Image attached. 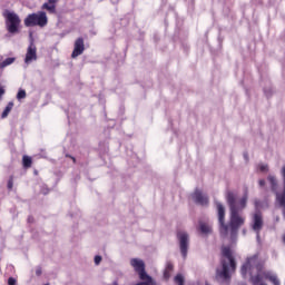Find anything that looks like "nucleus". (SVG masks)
<instances>
[{"mask_svg":"<svg viewBox=\"0 0 285 285\" xmlns=\"http://www.w3.org/2000/svg\"><path fill=\"white\" fill-rule=\"evenodd\" d=\"M3 95H6V89H3V87H0V100L3 97Z\"/></svg>","mask_w":285,"mask_h":285,"instance_id":"28","label":"nucleus"},{"mask_svg":"<svg viewBox=\"0 0 285 285\" xmlns=\"http://www.w3.org/2000/svg\"><path fill=\"white\" fill-rule=\"evenodd\" d=\"M223 271L217 272L219 277L223 279H230V271L235 272L237 269V263L235 262V256H233V249L229 246L222 247V261Z\"/></svg>","mask_w":285,"mask_h":285,"instance_id":"2","label":"nucleus"},{"mask_svg":"<svg viewBox=\"0 0 285 285\" xmlns=\"http://www.w3.org/2000/svg\"><path fill=\"white\" fill-rule=\"evenodd\" d=\"M227 205L229 207V223L226 224V207L222 203H216L219 235L223 239H237L239 228L246 224V217L242 215V210L248 204V194H245L239 200L237 195L228 191L226 195Z\"/></svg>","mask_w":285,"mask_h":285,"instance_id":"1","label":"nucleus"},{"mask_svg":"<svg viewBox=\"0 0 285 285\" xmlns=\"http://www.w3.org/2000/svg\"><path fill=\"white\" fill-rule=\"evenodd\" d=\"M269 281L274 285H282V283L279 282V278H277V276H271Z\"/></svg>","mask_w":285,"mask_h":285,"instance_id":"23","label":"nucleus"},{"mask_svg":"<svg viewBox=\"0 0 285 285\" xmlns=\"http://www.w3.org/2000/svg\"><path fill=\"white\" fill-rule=\"evenodd\" d=\"M169 277H170V272H168V268H165V271H164V279H166V282H168Z\"/></svg>","mask_w":285,"mask_h":285,"instance_id":"24","label":"nucleus"},{"mask_svg":"<svg viewBox=\"0 0 285 285\" xmlns=\"http://www.w3.org/2000/svg\"><path fill=\"white\" fill-rule=\"evenodd\" d=\"M268 181L272 184V190H275L277 187V178H275V176H268Z\"/></svg>","mask_w":285,"mask_h":285,"instance_id":"19","label":"nucleus"},{"mask_svg":"<svg viewBox=\"0 0 285 285\" xmlns=\"http://www.w3.org/2000/svg\"><path fill=\"white\" fill-rule=\"evenodd\" d=\"M198 230L202 235H210V233H213V227L208 223L199 220Z\"/></svg>","mask_w":285,"mask_h":285,"instance_id":"13","label":"nucleus"},{"mask_svg":"<svg viewBox=\"0 0 285 285\" xmlns=\"http://www.w3.org/2000/svg\"><path fill=\"white\" fill-rule=\"evenodd\" d=\"M249 276H250L249 282L253 285H259V284H262V281L264 279V277L262 276L261 273H257L256 275H253V272H252V274H249Z\"/></svg>","mask_w":285,"mask_h":285,"instance_id":"14","label":"nucleus"},{"mask_svg":"<svg viewBox=\"0 0 285 285\" xmlns=\"http://www.w3.org/2000/svg\"><path fill=\"white\" fill-rule=\"evenodd\" d=\"M256 268L257 273L262 274L264 271V263L259 262V257L257 255L247 257L245 263L240 267V275L246 279L248 275H253V269Z\"/></svg>","mask_w":285,"mask_h":285,"instance_id":"3","label":"nucleus"},{"mask_svg":"<svg viewBox=\"0 0 285 285\" xmlns=\"http://www.w3.org/2000/svg\"><path fill=\"white\" fill-rule=\"evenodd\" d=\"M101 264V256L97 255L95 256V265L99 266Z\"/></svg>","mask_w":285,"mask_h":285,"instance_id":"25","label":"nucleus"},{"mask_svg":"<svg viewBox=\"0 0 285 285\" xmlns=\"http://www.w3.org/2000/svg\"><path fill=\"white\" fill-rule=\"evenodd\" d=\"M85 51L86 42L82 37H79L75 40L71 59H77V57H81V55H83Z\"/></svg>","mask_w":285,"mask_h":285,"instance_id":"8","label":"nucleus"},{"mask_svg":"<svg viewBox=\"0 0 285 285\" xmlns=\"http://www.w3.org/2000/svg\"><path fill=\"white\" fill-rule=\"evenodd\" d=\"M175 283L178 285H184V275L177 274L174 278Z\"/></svg>","mask_w":285,"mask_h":285,"instance_id":"21","label":"nucleus"},{"mask_svg":"<svg viewBox=\"0 0 285 285\" xmlns=\"http://www.w3.org/2000/svg\"><path fill=\"white\" fill-rule=\"evenodd\" d=\"M12 108H14V104L13 102H9L7 105V107L4 108V110L2 111V119H6V117H8V115H10V111L12 110Z\"/></svg>","mask_w":285,"mask_h":285,"instance_id":"16","label":"nucleus"},{"mask_svg":"<svg viewBox=\"0 0 285 285\" xmlns=\"http://www.w3.org/2000/svg\"><path fill=\"white\" fill-rule=\"evenodd\" d=\"M14 63V58H7L0 63V68H7V66H12Z\"/></svg>","mask_w":285,"mask_h":285,"instance_id":"18","label":"nucleus"},{"mask_svg":"<svg viewBox=\"0 0 285 285\" xmlns=\"http://www.w3.org/2000/svg\"><path fill=\"white\" fill-rule=\"evenodd\" d=\"M276 200L278 202L282 208H285V189L282 194H276Z\"/></svg>","mask_w":285,"mask_h":285,"instance_id":"17","label":"nucleus"},{"mask_svg":"<svg viewBox=\"0 0 285 285\" xmlns=\"http://www.w3.org/2000/svg\"><path fill=\"white\" fill-rule=\"evenodd\" d=\"M17 99L21 100V99H26V90L20 89L17 94Z\"/></svg>","mask_w":285,"mask_h":285,"instance_id":"22","label":"nucleus"},{"mask_svg":"<svg viewBox=\"0 0 285 285\" xmlns=\"http://www.w3.org/2000/svg\"><path fill=\"white\" fill-rule=\"evenodd\" d=\"M250 228L254 230V233H256V235L262 233V229L264 228V214H262L261 210H256L252 215Z\"/></svg>","mask_w":285,"mask_h":285,"instance_id":"6","label":"nucleus"},{"mask_svg":"<svg viewBox=\"0 0 285 285\" xmlns=\"http://www.w3.org/2000/svg\"><path fill=\"white\" fill-rule=\"evenodd\" d=\"M165 268H167V272L173 273L174 266L171 263H167Z\"/></svg>","mask_w":285,"mask_h":285,"instance_id":"27","label":"nucleus"},{"mask_svg":"<svg viewBox=\"0 0 285 285\" xmlns=\"http://www.w3.org/2000/svg\"><path fill=\"white\" fill-rule=\"evenodd\" d=\"M258 184H259V186H266V180L261 179V180L258 181Z\"/></svg>","mask_w":285,"mask_h":285,"instance_id":"31","label":"nucleus"},{"mask_svg":"<svg viewBox=\"0 0 285 285\" xmlns=\"http://www.w3.org/2000/svg\"><path fill=\"white\" fill-rule=\"evenodd\" d=\"M32 61H37V46H35V42L29 45L24 58V63H32Z\"/></svg>","mask_w":285,"mask_h":285,"instance_id":"11","label":"nucleus"},{"mask_svg":"<svg viewBox=\"0 0 285 285\" xmlns=\"http://www.w3.org/2000/svg\"><path fill=\"white\" fill-rule=\"evenodd\" d=\"M7 188H8V190H12V188H14V176L9 177Z\"/></svg>","mask_w":285,"mask_h":285,"instance_id":"20","label":"nucleus"},{"mask_svg":"<svg viewBox=\"0 0 285 285\" xmlns=\"http://www.w3.org/2000/svg\"><path fill=\"white\" fill-rule=\"evenodd\" d=\"M265 170H268V165H262L261 166V171L265 173Z\"/></svg>","mask_w":285,"mask_h":285,"instance_id":"29","label":"nucleus"},{"mask_svg":"<svg viewBox=\"0 0 285 285\" xmlns=\"http://www.w3.org/2000/svg\"><path fill=\"white\" fill-rule=\"evenodd\" d=\"M57 3L59 0H48L42 4V10H47L49 14H57Z\"/></svg>","mask_w":285,"mask_h":285,"instance_id":"12","label":"nucleus"},{"mask_svg":"<svg viewBox=\"0 0 285 285\" xmlns=\"http://www.w3.org/2000/svg\"><path fill=\"white\" fill-rule=\"evenodd\" d=\"M283 242H284V244H285V234L283 235Z\"/></svg>","mask_w":285,"mask_h":285,"instance_id":"33","label":"nucleus"},{"mask_svg":"<svg viewBox=\"0 0 285 285\" xmlns=\"http://www.w3.org/2000/svg\"><path fill=\"white\" fill-rule=\"evenodd\" d=\"M7 30L10 35H17L19 32V26H21V19L14 12H8L6 14Z\"/></svg>","mask_w":285,"mask_h":285,"instance_id":"5","label":"nucleus"},{"mask_svg":"<svg viewBox=\"0 0 285 285\" xmlns=\"http://www.w3.org/2000/svg\"><path fill=\"white\" fill-rule=\"evenodd\" d=\"M8 285H17V279H14V277H9Z\"/></svg>","mask_w":285,"mask_h":285,"instance_id":"26","label":"nucleus"},{"mask_svg":"<svg viewBox=\"0 0 285 285\" xmlns=\"http://www.w3.org/2000/svg\"><path fill=\"white\" fill-rule=\"evenodd\" d=\"M191 199L195 202V204H198V206H208L209 200L208 196L204 194L200 189H195V191L191 194Z\"/></svg>","mask_w":285,"mask_h":285,"instance_id":"10","label":"nucleus"},{"mask_svg":"<svg viewBox=\"0 0 285 285\" xmlns=\"http://www.w3.org/2000/svg\"><path fill=\"white\" fill-rule=\"evenodd\" d=\"M177 239L179 242L180 253L184 259H186L188 257V235L185 232H178Z\"/></svg>","mask_w":285,"mask_h":285,"instance_id":"9","label":"nucleus"},{"mask_svg":"<svg viewBox=\"0 0 285 285\" xmlns=\"http://www.w3.org/2000/svg\"><path fill=\"white\" fill-rule=\"evenodd\" d=\"M70 159H72L73 164H77V158L72 157V156H69Z\"/></svg>","mask_w":285,"mask_h":285,"instance_id":"32","label":"nucleus"},{"mask_svg":"<svg viewBox=\"0 0 285 285\" xmlns=\"http://www.w3.org/2000/svg\"><path fill=\"white\" fill-rule=\"evenodd\" d=\"M24 26L26 28H35V26H39V28H46V26H48V16L45 11L28 14L24 19Z\"/></svg>","mask_w":285,"mask_h":285,"instance_id":"4","label":"nucleus"},{"mask_svg":"<svg viewBox=\"0 0 285 285\" xmlns=\"http://www.w3.org/2000/svg\"><path fill=\"white\" fill-rule=\"evenodd\" d=\"M22 166L23 168L28 169V168H32V158L30 156H23L22 157Z\"/></svg>","mask_w":285,"mask_h":285,"instance_id":"15","label":"nucleus"},{"mask_svg":"<svg viewBox=\"0 0 285 285\" xmlns=\"http://www.w3.org/2000/svg\"><path fill=\"white\" fill-rule=\"evenodd\" d=\"M130 266L135 269L139 275V279H148V273H146V263L139 258H131Z\"/></svg>","mask_w":285,"mask_h":285,"instance_id":"7","label":"nucleus"},{"mask_svg":"<svg viewBox=\"0 0 285 285\" xmlns=\"http://www.w3.org/2000/svg\"><path fill=\"white\" fill-rule=\"evenodd\" d=\"M41 273H42L41 267H37V269H36V275H37L38 277H40Z\"/></svg>","mask_w":285,"mask_h":285,"instance_id":"30","label":"nucleus"}]
</instances>
